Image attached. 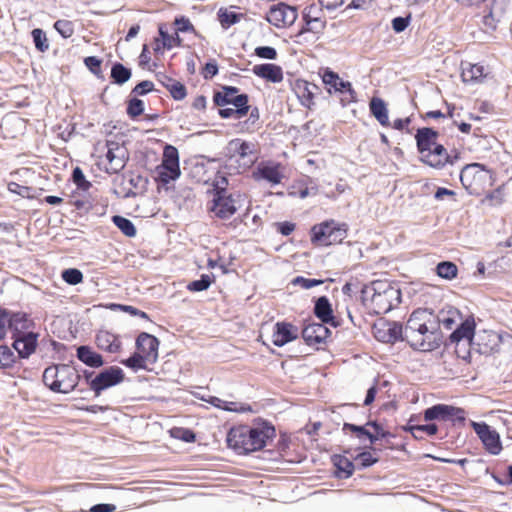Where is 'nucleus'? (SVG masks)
Masks as SVG:
<instances>
[{"label": "nucleus", "mask_w": 512, "mask_h": 512, "mask_svg": "<svg viewBox=\"0 0 512 512\" xmlns=\"http://www.w3.org/2000/svg\"><path fill=\"white\" fill-rule=\"evenodd\" d=\"M322 81L327 86L329 93L347 91L351 96L354 94L351 83L343 81L339 75L333 71L325 70L322 74Z\"/></svg>", "instance_id": "22"}, {"label": "nucleus", "mask_w": 512, "mask_h": 512, "mask_svg": "<svg viewBox=\"0 0 512 512\" xmlns=\"http://www.w3.org/2000/svg\"><path fill=\"white\" fill-rule=\"evenodd\" d=\"M408 25V17H396L392 20V28L397 33L404 31L408 27Z\"/></svg>", "instance_id": "57"}, {"label": "nucleus", "mask_w": 512, "mask_h": 512, "mask_svg": "<svg viewBox=\"0 0 512 512\" xmlns=\"http://www.w3.org/2000/svg\"><path fill=\"white\" fill-rule=\"evenodd\" d=\"M400 290L387 281H374L361 291L363 304L375 314L389 312L400 302Z\"/></svg>", "instance_id": "3"}, {"label": "nucleus", "mask_w": 512, "mask_h": 512, "mask_svg": "<svg viewBox=\"0 0 512 512\" xmlns=\"http://www.w3.org/2000/svg\"><path fill=\"white\" fill-rule=\"evenodd\" d=\"M259 120V112H258V109H253L251 112H250V115H249V118L248 120L245 122V124L249 123L251 125V127H246V130L247 131H254L255 130V126L257 124Z\"/></svg>", "instance_id": "63"}, {"label": "nucleus", "mask_w": 512, "mask_h": 512, "mask_svg": "<svg viewBox=\"0 0 512 512\" xmlns=\"http://www.w3.org/2000/svg\"><path fill=\"white\" fill-rule=\"evenodd\" d=\"M461 77L463 82L469 84L481 83L488 75L484 66L479 64H472L469 62L462 63Z\"/></svg>", "instance_id": "23"}, {"label": "nucleus", "mask_w": 512, "mask_h": 512, "mask_svg": "<svg viewBox=\"0 0 512 512\" xmlns=\"http://www.w3.org/2000/svg\"><path fill=\"white\" fill-rule=\"evenodd\" d=\"M305 26L296 34L300 38L306 32L322 33L326 27V21L322 17L311 18L310 14H303Z\"/></svg>", "instance_id": "31"}, {"label": "nucleus", "mask_w": 512, "mask_h": 512, "mask_svg": "<svg viewBox=\"0 0 512 512\" xmlns=\"http://www.w3.org/2000/svg\"><path fill=\"white\" fill-rule=\"evenodd\" d=\"M316 90V85L309 83L305 80H296L294 83V91L300 99L302 105L310 107L313 103V97Z\"/></svg>", "instance_id": "27"}, {"label": "nucleus", "mask_w": 512, "mask_h": 512, "mask_svg": "<svg viewBox=\"0 0 512 512\" xmlns=\"http://www.w3.org/2000/svg\"><path fill=\"white\" fill-rule=\"evenodd\" d=\"M163 85L170 91L175 100H182L185 98L186 88L179 81H169V83L163 82Z\"/></svg>", "instance_id": "42"}, {"label": "nucleus", "mask_w": 512, "mask_h": 512, "mask_svg": "<svg viewBox=\"0 0 512 512\" xmlns=\"http://www.w3.org/2000/svg\"><path fill=\"white\" fill-rule=\"evenodd\" d=\"M159 35L163 42V47H166V49H171L177 45H179L180 39L177 33H174L173 35H169L165 30L164 26H159Z\"/></svg>", "instance_id": "45"}, {"label": "nucleus", "mask_w": 512, "mask_h": 512, "mask_svg": "<svg viewBox=\"0 0 512 512\" xmlns=\"http://www.w3.org/2000/svg\"><path fill=\"white\" fill-rule=\"evenodd\" d=\"M322 283H323L322 280L308 279V278H304V277H296L293 280V284L298 285L304 289H311V288H313L317 285H320Z\"/></svg>", "instance_id": "53"}, {"label": "nucleus", "mask_w": 512, "mask_h": 512, "mask_svg": "<svg viewBox=\"0 0 512 512\" xmlns=\"http://www.w3.org/2000/svg\"><path fill=\"white\" fill-rule=\"evenodd\" d=\"M227 150L230 157L245 168L252 166L258 158L257 144L254 142L233 139L228 143Z\"/></svg>", "instance_id": "9"}, {"label": "nucleus", "mask_w": 512, "mask_h": 512, "mask_svg": "<svg viewBox=\"0 0 512 512\" xmlns=\"http://www.w3.org/2000/svg\"><path fill=\"white\" fill-rule=\"evenodd\" d=\"M297 17L298 13L296 8L285 3L273 5L266 15L267 21L277 28L291 26L296 21Z\"/></svg>", "instance_id": "11"}, {"label": "nucleus", "mask_w": 512, "mask_h": 512, "mask_svg": "<svg viewBox=\"0 0 512 512\" xmlns=\"http://www.w3.org/2000/svg\"><path fill=\"white\" fill-rule=\"evenodd\" d=\"M255 55L263 59L275 60L277 51L270 46H260L255 48Z\"/></svg>", "instance_id": "51"}, {"label": "nucleus", "mask_w": 512, "mask_h": 512, "mask_svg": "<svg viewBox=\"0 0 512 512\" xmlns=\"http://www.w3.org/2000/svg\"><path fill=\"white\" fill-rule=\"evenodd\" d=\"M200 399L202 401H205V402L209 403L210 405H212L218 409H222L224 411L236 412V413H245V412L251 411V407L249 405L241 403V402L226 401V400L220 399L215 396H208L207 398L202 396Z\"/></svg>", "instance_id": "25"}, {"label": "nucleus", "mask_w": 512, "mask_h": 512, "mask_svg": "<svg viewBox=\"0 0 512 512\" xmlns=\"http://www.w3.org/2000/svg\"><path fill=\"white\" fill-rule=\"evenodd\" d=\"M124 380V372L117 366L109 367L100 372L90 382V388L98 396L100 393L112 386L121 383Z\"/></svg>", "instance_id": "12"}, {"label": "nucleus", "mask_w": 512, "mask_h": 512, "mask_svg": "<svg viewBox=\"0 0 512 512\" xmlns=\"http://www.w3.org/2000/svg\"><path fill=\"white\" fill-rule=\"evenodd\" d=\"M507 5L508 0H493L486 21H488L489 18L495 21H499L504 15Z\"/></svg>", "instance_id": "39"}, {"label": "nucleus", "mask_w": 512, "mask_h": 512, "mask_svg": "<svg viewBox=\"0 0 512 512\" xmlns=\"http://www.w3.org/2000/svg\"><path fill=\"white\" fill-rule=\"evenodd\" d=\"M62 278L68 284L76 285L82 282L83 274L78 269L70 268L63 271Z\"/></svg>", "instance_id": "47"}, {"label": "nucleus", "mask_w": 512, "mask_h": 512, "mask_svg": "<svg viewBox=\"0 0 512 512\" xmlns=\"http://www.w3.org/2000/svg\"><path fill=\"white\" fill-rule=\"evenodd\" d=\"M96 343L100 349L110 353L117 352L121 344L116 335L104 330L98 332Z\"/></svg>", "instance_id": "28"}, {"label": "nucleus", "mask_w": 512, "mask_h": 512, "mask_svg": "<svg viewBox=\"0 0 512 512\" xmlns=\"http://www.w3.org/2000/svg\"><path fill=\"white\" fill-rule=\"evenodd\" d=\"M437 136L438 133L431 128H422L417 131L416 141L421 161L433 168L441 169L453 161L444 146L437 143Z\"/></svg>", "instance_id": "4"}, {"label": "nucleus", "mask_w": 512, "mask_h": 512, "mask_svg": "<svg viewBox=\"0 0 512 512\" xmlns=\"http://www.w3.org/2000/svg\"><path fill=\"white\" fill-rule=\"evenodd\" d=\"M159 341L156 337L141 333L136 339V351L140 353L152 365L158 359Z\"/></svg>", "instance_id": "16"}, {"label": "nucleus", "mask_w": 512, "mask_h": 512, "mask_svg": "<svg viewBox=\"0 0 512 512\" xmlns=\"http://www.w3.org/2000/svg\"><path fill=\"white\" fill-rule=\"evenodd\" d=\"M8 322L10 323V326L15 327V329L19 328L18 327L19 322H23V324L21 325V328L26 327V325H25L26 320H23L22 316L15 315L13 318H11L9 320L7 318V315L5 314V312L0 309V340L3 339L6 335V324Z\"/></svg>", "instance_id": "34"}, {"label": "nucleus", "mask_w": 512, "mask_h": 512, "mask_svg": "<svg viewBox=\"0 0 512 512\" xmlns=\"http://www.w3.org/2000/svg\"><path fill=\"white\" fill-rule=\"evenodd\" d=\"M503 202V193L500 189H496L489 193L483 200V204H487L489 206H498Z\"/></svg>", "instance_id": "49"}, {"label": "nucleus", "mask_w": 512, "mask_h": 512, "mask_svg": "<svg viewBox=\"0 0 512 512\" xmlns=\"http://www.w3.org/2000/svg\"><path fill=\"white\" fill-rule=\"evenodd\" d=\"M110 308L113 310L119 309L121 311L129 313L132 316H139L141 318L148 319V315L145 312L138 310L137 308L130 305L111 304Z\"/></svg>", "instance_id": "50"}, {"label": "nucleus", "mask_w": 512, "mask_h": 512, "mask_svg": "<svg viewBox=\"0 0 512 512\" xmlns=\"http://www.w3.org/2000/svg\"><path fill=\"white\" fill-rule=\"evenodd\" d=\"M252 71L256 76L272 83H280L284 78L282 68L272 63L254 65Z\"/></svg>", "instance_id": "21"}, {"label": "nucleus", "mask_w": 512, "mask_h": 512, "mask_svg": "<svg viewBox=\"0 0 512 512\" xmlns=\"http://www.w3.org/2000/svg\"><path fill=\"white\" fill-rule=\"evenodd\" d=\"M471 426L489 453L498 455L501 452L502 445L500 436L495 430L491 429L490 426L484 422L479 423L472 421Z\"/></svg>", "instance_id": "14"}, {"label": "nucleus", "mask_w": 512, "mask_h": 512, "mask_svg": "<svg viewBox=\"0 0 512 512\" xmlns=\"http://www.w3.org/2000/svg\"><path fill=\"white\" fill-rule=\"evenodd\" d=\"M247 103H248V97H247V95H244V94H240V95L237 94L230 102V104H232L235 107L234 108L235 110L243 109L245 111V115L248 112Z\"/></svg>", "instance_id": "54"}, {"label": "nucleus", "mask_w": 512, "mask_h": 512, "mask_svg": "<svg viewBox=\"0 0 512 512\" xmlns=\"http://www.w3.org/2000/svg\"><path fill=\"white\" fill-rule=\"evenodd\" d=\"M112 220L124 235L128 237H133L136 235L135 226L129 219L122 216H114Z\"/></svg>", "instance_id": "36"}, {"label": "nucleus", "mask_w": 512, "mask_h": 512, "mask_svg": "<svg viewBox=\"0 0 512 512\" xmlns=\"http://www.w3.org/2000/svg\"><path fill=\"white\" fill-rule=\"evenodd\" d=\"M144 111V103L140 99H132L127 108V112L131 117H137Z\"/></svg>", "instance_id": "52"}, {"label": "nucleus", "mask_w": 512, "mask_h": 512, "mask_svg": "<svg viewBox=\"0 0 512 512\" xmlns=\"http://www.w3.org/2000/svg\"><path fill=\"white\" fill-rule=\"evenodd\" d=\"M156 179L168 184L180 176L178 150L171 145L164 148L162 163L155 169Z\"/></svg>", "instance_id": "8"}, {"label": "nucleus", "mask_w": 512, "mask_h": 512, "mask_svg": "<svg viewBox=\"0 0 512 512\" xmlns=\"http://www.w3.org/2000/svg\"><path fill=\"white\" fill-rule=\"evenodd\" d=\"M372 330L374 337L384 343L403 339V327L397 322L379 319L374 323Z\"/></svg>", "instance_id": "13"}, {"label": "nucleus", "mask_w": 512, "mask_h": 512, "mask_svg": "<svg viewBox=\"0 0 512 512\" xmlns=\"http://www.w3.org/2000/svg\"><path fill=\"white\" fill-rule=\"evenodd\" d=\"M13 362V352L7 346L0 345V369L10 367Z\"/></svg>", "instance_id": "48"}, {"label": "nucleus", "mask_w": 512, "mask_h": 512, "mask_svg": "<svg viewBox=\"0 0 512 512\" xmlns=\"http://www.w3.org/2000/svg\"><path fill=\"white\" fill-rule=\"evenodd\" d=\"M77 357L90 367H100L103 365L102 356L87 346H80L78 348Z\"/></svg>", "instance_id": "30"}, {"label": "nucleus", "mask_w": 512, "mask_h": 512, "mask_svg": "<svg viewBox=\"0 0 512 512\" xmlns=\"http://www.w3.org/2000/svg\"><path fill=\"white\" fill-rule=\"evenodd\" d=\"M403 339L417 350L434 349L437 343L431 313L426 310L414 311L403 328Z\"/></svg>", "instance_id": "2"}, {"label": "nucleus", "mask_w": 512, "mask_h": 512, "mask_svg": "<svg viewBox=\"0 0 512 512\" xmlns=\"http://www.w3.org/2000/svg\"><path fill=\"white\" fill-rule=\"evenodd\" d=\"M330 335V330L323 323L308 324L302 331V336L308 345L323 343Z\"/></svg>", "instance_id": "20"}, {"label": "nucleus", "mask_w": 512, "mask_h": 512, "mask_svg": "<svg viewBox=\"0 0 512 512\" xmlns=\"http://www.w3.org/2000/svg\"><path fill=\"white\" fill-rule=\"evenodd\" d=\"M32 37L37 50L45 52L49 49V43L43 30L39 28L34 29L32 31Z\"/></svg>", "instance_id": "43"}, {"label": "nucleus", "mask_w": 512, "mask_h": 512, "mask_svg": "<svg viewBox=\"0 0 512 512\" xmlns=\"http://www.w3.org/2000/svg\"><path fill=\"white\" fill-rule=\"evenodd\" d=\"M115 509L113 504H97L90 509V512H114Z\"/></svg>", "instance_id": "64"}, {"label": "nucleus", "mask_w": 512, "mask_h": 512, "mask_svg": "<svg viewBox=\"0 0 512 512\" xmlns=\"http://www.w3.org/2000/svg\"><path fill=\"white\" fill-rule=\"evenodd\" d=\"M236 204V200L230 195H225L219 192L213 199L210 210L214 213L215 216L222 219H227L236 212Z\"/></svg>", "instance_id": "18"}, {"label": "nucleus", "mask_w": 512, "mask_h": 512, "mask_svg": "<svg viewBox=\"0 0 512 512\" xmlns=\"http://www.w3.org/2000/svg\"><path fill=\"white\" fill-rule=\"evenodd\" d=\"M315 314L324 323L332 320L331 305L326 297H320L315 304Z\"/></svg>", "instance_id": "33"}, {"label": "nucleus", "mask_w": 512, "mask_h": 512, "mask_svg": "<svg viewBox=\"0 0 512 512\" xmlns=\"http://www.w3.org/2000/svg\"><path fill=\"white\" fill-rule=\"evenodd\" d=\"M256 181L265 180L271 185L280 184L284 175V167L275 162H261L252 173Z\"/></svg>", "instance_id": "15"}, {"label": "nucleus", "mask_w": 512, "mask_h": 512, "mask_svg": "<svg viewBox=\"0 0 512 512\" xmlns=\"http://www.w3.org/2000/svg\"><path fill=\"white\" fill-rule=\"evenodd\" d=\"M347 235V225L334 220L314 225L311 229V241L318 246H330L341 243Z\"/></svg>", "instance_id": "7"}, {"label": "nucleus", "mask_w": 512, "mask_h": 512, "mask_svg": "<svg viewBox=\"0 0 512 512\" xmlns=\"http://www.w3.org/2000/svg\"><path fill=\"white\" fill-rule=\"evenodd\" d=\"M370 111L381 125H389L388 110L382 99L376 97L372 98L370 101Z\"/></svg>", "instance_id": "32"}, {"label": "nucleus", "mask_w": 512, "mask_h": 512, "mask_svg": "<svg viewBox=\"0 0 512 512\" xmlns=\"http://www.w3.org/2000/svg\"><path fill=\"white\" fill-rule=\"evenodd\" d=\"M319 3L322 8L333 11L343 4V0H319Z\"/></svg>", "instance_id": "62"}, {"label": "nucleus", "mask_w": 512, "mask_h": 512, "mask_svg": "<svg viewBox=\"0 0 512 512\" xmlns=\"http://www.w3.org/2000/svg\"><path fill=\"white\" fill-rule=\"evenodd\" d=\"M437 274L441 278L451 280L457 276V266L448 261L441 262L437 265Z\"/></svg>", "instance_id": "37"}, {"label": "nucleus", "mask_w": 512, "mask_h": 512, "mask_svg": "<svg viewBox=\"0 0 512 512\" xmlns=\"http://www.w3.org/2000/svg\"><path fill=\"white\" fill-rule=\"evenodd\" d=\"M424 418L427 421L449 419H457L462 421L465 419V416L464 410L461 408L445 404H438L431 408H428L424 413Z\"/></svg>", "instance_id": "17"}, {"label": "nucleus", "mask_w": 512, "mask_h": 512, "mask_svg": "<svg viewBox=\"0 0 512 512\" xmlns=\"http://www.w3.org/2000/svg\"><path fill=\"white\" fill-rule=\"evenodd\" d=\"M36 345L37 335L32 332L23 334L21 337L15 339L13 343L14 349L22 358L30 356L35 351Z\"/></svg>", "instance_id": "26"}, {"label": "nucleus", "mask_w": 512, "mask_h": 512, "mask_svg": "<svg viewBox=\"0 0 512 512\" xmlns=\"http://www.w3.org/2000/svg\"><path fill=\"white\" fill-rule=\"evenodd\" d=\"M240 15L228 9H220L218 19L223 28H229L239 21Z\"/></svg>", "instance_id": "41"}, {"label": "nucleus", "mask_w": 512, "mask_h": 512, "mask_svg": "<svg viewBox=\"0 0 512 512\" xmlns=\"http://www.w3.org/2000/svg\"><path fill=\"white\" fill-rule=\"evenodd\" d=\"M154 87V84L151 81H142L138 85L135 86L133 92L143 95L150 92Z\"/></svg>", "instance_id": "61"}, {"label": "nucleus", "mask_w": 512, "mask_h": 512, "mask_svg": "<svg viewBox=\"0 0 512 512\" xmlns=\"http://www.w3.org/2000/svg\"><path fill=\"white\" fill-rule=\"evenodd\" d=\"M275 437V428L265 421L252 426L240 425L230 429L227 435L228 446L239 454L263 449Z\"/></svg>", "instance_id": "1"}, {"label": "nucleus", "mask_w": 512, "mask_h": 512, "mask_svg": "<svg viewBox=\"0 0 512 512\" xmlns=\"http://www.w3.org/2000/svg\"><path fill=\"white\" fill-rule=\"evenodd\" d=\"M8 190L12 193L21 195L23 197L28 196L29 188L26 186H21L18 183L11 182L8 184Z\"/></svg>", "instance_id": "60"}, {"label": "nucleus", "mask_w": 512, "mask_h": 512, "mask_svg": "<svg viewBox=\"0 0 512 512\" xmlns=\"http://www.w3.org/2000/svg\"><path fill=\"white\" fill-rule=\"evenodd\" d=\"M298 337V329L290 323L277 322L272 333V342L278 347L295 340Z\"/></svg>", "instance_id": "19"}, {"label": "nucleus", "mask_w": 512, "mask_h": 512, "mask_svg": "<svg viewBox=\"0 0 512 512\" xmlns=\"http://www.w3.org/2000/svg\"><path fill=\"white\" fill-rule=\"evenodd\" d=\"M172 436L184 440L185 442H193L195 435L188 429H175L172 430Z\"/></svg>", "instance_id": "56"}, {"label": "nucleus", "mask_w": 512, "mask_h": 512, "mask_svg": "<svg viewBox=\"0 0 512 512\" xmlns=\"http://www.w3.org/2000/svg\"><path fill=\"white\" fill-rule=\"evenodd\" d=\"M122 364L133 370L148 369L150 366L147 360L137 351L128 359L123 360Z\"/></svg>", "instance_id": "38"}, {"label": "nucleus", "mask_w": 512, "mask_h": 512, "mask_svg": "<svg viewBox=\"0 0 512 512\" xmlns=\"http://www.w3.org/2000/svg\"><path fill=\"white\" fill-rule=\"evenodd\" d=\"M339 471L344 474V477H349L353 473V464L348 459H340L336 464Z\"/></svg>", "instance_id": "58"}, {"label": "nucleus", "mask_w": 512, "mask_h": 512, "mask_svg": "<svg viewBox=\"0 0 512 512\" xmlns=\"http://www.w3.org/2000/svg\"><path fill=\"white\" fill-rule=\"evenodd\" d=\"M237 88L235 87H224L221 92H218L214 96L215 103L218 106H224L230 104L232 99L237 95Z\"/></svg>", "instance_id": "40"}, {"label": "nucleus", "mask_w": 512, "mask_h": 512, "mask_svg": "<svg viewBox=\"0 0 512 512\" xmlns=\"http://www.w3.org/2000/svg\"><path fill=\"white\" fill-rule=\"evenodd\" d=\"M54 28L64 38H70L74 33V25L69 20H57L54 23Z\"/></svg>", "instance_id": "44"}, {"label": "nucleus", "mask_w": 512, "mask_h": 512, "mask_svg": "<svg viewBox=\"0 0 512 512\" xmlns=\"http://www.w3.org/2000/svg\"><path fill=\"white\" fill-rule=\"evenodd\" d=\"M111 77L115 83L122 85L130 79L131 71L122 64L117 63L111 69Z\"/></svg>", "instance_id": "35"}, {"label": "nucleus", "mask_w": 512, "mask_h": 512, "mask_svg": "<svg viewBox=\"0 0 512 512\" xmlns=\"http://www.w3.org/2000/svg\"><path fill=\"white\" fill-rule=\"evenodd\" d=\"M78 374L69 365H54L45 369L43 382L51 390L60 393H69L78 383Z\"/></svg>", "instance_id": "5"}, {"label": "nucleus", "mask_w": 512, "mask_h": 512, "mask_svg": "<svg viewBox=\"0 0 512 512\" xmlns=\"http://www.w3.org/2000/svg\"><path fill=\"white\" fill-rule=\"evenodd\" d=\"M211 283L212 279L209 275H202L199 280L190 282L187 285V289L193 292H200L208 289Z\"/></svg>", "instance_id": "46"}, {"label": "nucleus", "mask_w": 512, "mask_h": 512, "mask_svg": "<svg viewBox=\"0 0 512 512\" xmlns=\"http://www.w3.org/2000/svg\"><path fill=\"white\" fill-rule=\"evenodd\" d=\"M106 146L107 152L102 163L105 165V169L108 173H118L125 167L128 160L127 148L123 144L115 141H108Z\"/></svg>", "instance_id": "10"}, {"label": "nucleus", "mask_w": 512, "mask_h": 512, "mask_svg": "<svg viewBox=\"0 0 512 512\" xmlns=\"http://www.w3.org/2000/svg\"><path fill=\"white\" fill-rule=\"evenodd\" d=\"M459 326L451 334L450 339L452 342L459 343L460 341H466L468 344L472 342L475 330V322L472 317L462 318Z\"/></svg>", "instance_id": "24"}, {"label": "nucleus", "mask_w": 512, "mask_h": 512, "mask_svg": "<svg viewBox=\"0 0 512 512\" xmlns=\"http://www.w3.org/2000/svg\"><path fill=\"white\" fill-rule=\"evenodd\" d=\"M463 187L472 195H480L486 188L493 185L490 170L480 163L467 164L460 173Z\"/></svg>", "instance_id": "6"}, {"label": "nucleus", "mask_w": 512, "mask_h": 512, "mask_svg": "<svg viewBox=\"0 0 512 512\" xmlns=\"http://www.w3.org/2000/svg\"><path fill=\"white\" fill-rule=\"evenodd\" d=\"M219 114L222 118L240 119L245 116V111L243 109L235 110L234 108H223L219 110Z\"/></svg>", "instance_id": "55"}, {"label": "nucleus", "mask_w": 512, "mask_h": 512, "mask_svg": "<svg viewBox=\"0 0 512 512\" xmlns=\"http://www.w3.org/2000/svg\"><path fill=\"white\" fill-rule=\"evenodd\" d=\"M439 323L447 330H451L455 325L462 321V315L454 307L442 309L438 314Z\"/></svg>", "instance_id": "29"}, {"label": "nucleus", "mask_w": 512, "mask_h": 512, "mask_svg": "<svg viewBox=\"0 0 512 512\" xmlns=\"http://www.w3.org/2000/svg\"><path fill=\"white\" fill-rule=\"evenodd\" d=\"M357 460L363 467H369L377 462V459L373 457V455L370 452L360 453L357 457Z\"/></svg>", "instance_id": "59"}]
</instances>
